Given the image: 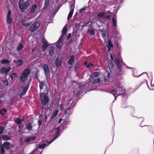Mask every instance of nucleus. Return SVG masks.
<instances>
[{
	"label": "nucleus",
	"instance_id": "13",
	"mask_svg": "<svg viewBox=\"0 0 154 154\" xmlns=\"http://www.w3.org/2000/svg\"><path fill=\"white\" fill-rule=\"evenodd\" d=\"M63 39L62 37H60L56 43V45L58 48H60L62 46V42Z\"/></svg>",
	"mask_w": 154,
	"mask_h": 154
},
{
	"label": "nucleus",
	"instance_id": "12",
	"mask_svg": "<svg viewBox=\"0 0 154 154\" xmlns=\"http://www.w3.org/2000/svg\"><path fill=\"white\" fill-rule=\"evenodd\" d=\"M43 70L46 77L48 76L49 75V68L47 64H45L44 65Z\"/></svg>",
	"mask_w": 154,
	"mask_h": 154
},
{
	"label": "nucleus",
	"instance_id": "4",
	"mask_svg": "<svg viewBox=\"0 0 154 154\" xmlns=\"http://www.w3.org/2000/svg\"><path fill=\"white\" fill-rule=\"evenodd\" d=\"M41 100L42 104L44 105H47L48 104L49 99L46 94L43 93L40 94Z\"/></svg>",
	"mask_w": 154,
	"mask_h": 154
},
{
	"label": "nucleus",
	"instance_id": "46",
	"mask_svg": "<svg viewBox=\"0 0 154 154\" xmlns=\"http://www.w3.org/2000/svg\"><path fill=\"white\" fill-rule=\"evenodd\" d=\"M101 82V80L99 79H98L97 80H94V84H95L96 82L100 83Z\"/></svg>",
	"mask_w": 154,
	"mask_h": 154
},
{
	"label": "nucleus",
	"instance_id": "40",
	"mask_svg": "<svg viewBox=\"0 0 154 154\" xmlns=\"http://www.w3.org/2000/svg\"><path fill=\"white\" fill-rule=\"evenodd\" d=\"M80 93V91L79 90H77V91H76V90H75L74 91H73V93H74V94L77 97L78 96V95Z\"/></svg>",
	"mask_w": 154,
	"mask_h": 154
},
{
	"label": "nucleus",
	"instance_id": "39",
	"mask_svg": "<svg viewBox=\"0 0 154 154\" xmlns=\"http://www.w3.org/2000/svg\"><path fill=\"white\" fill-rule=\"evenodd\" d=\"M108 64L109 65V68L110 69V68H112L114 66V64H113V63L111 62H110L109 61H108Z\"/></svg>",
	"mask_w": 154,
	"mask_h": 154
},
{
	"label": "nucleus",
	"instance_id": "10",
	"mask_svg": "<svg viewBox=\"0 0 154 154\" xmlns=\"http://www.w3.org/2000/svg\"><path fill=\"white\" fill-rule=\"evenodd\" d=\"M123 1V0H115L113 1V3L112 4H116L117 6V7H114V9L116 10H114V13L115 14H116L118 8L117 7L119 6V5L122 3Z\"/></svg>",
	"mask_w": 154,
	"mask_h": 154
},
{
	"label": "nucleus",
	"instance_id": "17",
	"mask_svg": "<svg viewBox=\"0 0 154 154\" xmlns=\"http://www.w3.org/2000/svg\"><path fill=\"white\" fill-rule=\"evenodd\" d=\"M55 65L56 67H59L61 65L62 63V60L60 58H57L55 60Z\"/></svg>",
	"mask_w": 154,
	"mask_h": 154
},
{
	"label": "nucleus",
	"instance_id": "45",
	"mask_svg": "<svg viewBox=\"0 0 154 154\" xmlns=\"http://www.w3.org/2000/svg\"><path fill=\"white\" fill-rule=\"evenodd\" d=\"M100 73L99 72H94L93 73V75L95 77L99 76L100 75Z\"/></svg>",
	"mask_w": 154,
	"mask_h": 154
},
{
	"label": "nucleus",
	"instance_id": "53",
	"mask_svg": "<svg viewBox=\"0 0 154 154\" xmlns=\"http://www.w3.org/2000/svg\"><path fill=\"white\" fill-rule=\"evenodd\" d=\"M3 93L1 91H0V97H1L3 95Z\"/></svg>",
	"mask_w": 154,
	"mask_h": 154
},
{
	"label": "nucleus",
	"instance_id": "41",
	"mask_svg": "<svg viewBox=\"0 0 154 154\" xmlns=\"http://www.w3.org/2000/svg\"><path fill=\"white\" fill-rule=\"evenodd\" d=\"M66 106L65 104L61 103L60 105V109L61 110H63L64 109V107Z\"/></svg>",
	"mask_w": 154,
	"mask_h": 154
},
{
	"label": "nucleus",
	"instance_id": "50",
	"mask_svg": "<svg viewBox=\"0 0 154 154\" xmlns=\"http://www.w3.org/2000/svg\"><path fill=\"white\" fill-rule=\"evenodd\" d=\"M11 14V11H9L8 13V14L7 17H9L10 16Z\"/></svg>",
	"mask_w": 154,
	"mask_h": 154
},
{
	"label": "nucleus",
	"instance_id": "19",
	"mask_svg": "<svg viewBox=\"0 0 154 154\" xmlns=\"http://www.w3.org/2000/svg\"><path fill=\"white\" fill-rule=\"evenodd\" d=\"M36 139L35 136H33L31 137H29L27 138L25 140L26 143H28L32 141L35 140Z\"/></svg>",
	"mask_w": 154,
	"mask_h": 154
},
{
	"label": "nucleus",
	"instance_id": "29",
	"mask_svg": "<svg viewBox=\"0 0 154 154\" xmlns=\"http://www.w3.org/2000/svg\"><path fill=\"white\" fill-rule=\"evenodd\" d=\"M73 11H74V9L73 8L72 9H71L70 11L69 12V13L68 14V17H67V19L68 20H69L70 18H71L72 16V15L73 12Z\"/></svg>",
	"mask_w": 154,
	"mask_h": 154
},
{
	"label": "nucleus",
	"instance_id": "42",
	"mask_svg": "<svg viewBox=\"0 0 154 154\" xmlns=\"http://www.w3.org/2000/svg\"><path fill=\"white\" fill-rule=\"evenodd\" d=\"M88 31L89 32V34L91 35H93L95 34V32L93 30H89Z\"/></svg>",
	"mask_w": 154,
	"mask_h": 154
},
{
	"label": "nucleus",
	"instance_id": "2",
	"mask_svg": "<svg viewBox=\"0 0 154 154\" xmlns=\"http://www.w3.org/2000/svg\"><path fill=\"white\" fill-rule=\"evenodd\" d=\"M30 71L29 69L27 68L25 69L23 72L20 77V80L22 82H24L27 80L29 77V75Z\"/></svg>",
	"mask_w": 154,
	"mask_h": 154
},
{
	"label": "nucleus",
	"instance_id": "27",
	"mask_svg": "<svg viewBox=\"0 0 154 154\" xmlns=\"http://www.w3.org/2000/svg\"><path fill=\"white\" fill-rule=\"evenodd\" d=\"M26 128L28 130H31L32 128V124L31 122H29L26 125Z\"/></svg>",
	"mask_w": 154,
	"mask_h": 154
},
{
	"label": "nucleus",
	"instance_id": "64",
	"mask_svg": "<svg viewBox=\"0 0 154 154\" xmlns=\"http://www.w3.org/2000/svg\"><path fill=\"white\" fill-rule=\"evenodd\" d=\"M128 68H131V67H128Z\"/></svg>",
	"mask_w": 154,
	"mask_h": 154
},
{
	"label": "nucleus",
	"instance_id": "61",
	"mask_svg": "<svg viewBox=\"0 0 154 154\" xmlns=\"http://www.w3.org/2000/svg\"><path fill=\"white\" fill-rule=\"evenodd\" d=\"M34 50H35V48H34V49H33L32 50V52H33V51H34Z\"/></svg>",
	"mask_w": 154,
	"mask_h": 154
},
{
	"label": "nucleus",
	"instance_id": "35",
	"mask_svg": "<svg viewBox=\"0 0 154 154\" xmlns=\"http://www.w3.org/2000/svg\"><path fill=\"white\" fill-rule=\"evenodd\" d=\"M54 47H51L50 49V50L49 51V54L51 55V56L52 55L54 51Z\"/></svg>",
	"mask_w": 154,
	"mask_h": 154
},
{
	"label": "nucleus",
	"instance_id": "26",
	"mask_svg": "<svg viewBox=\"0 0 154 154\" xmlns=\"http://www.w3.org/2000/svg\"><path fill=\"white\" fill-rule=\"evenodd\" d=\"M59 112V110L56 109L53 112V115L51 117V119H52L55 117L57 115Z\"/></svg>",
	"mask_w": 154,
	"mask_h": 154
},
{
	"label": "nucleus",
	"instance_id": "9",
	"mask_svg": "<svg viewBox=\"0 0 154 154\" xmlns=\"http://www.w3.org/2000/svg\"><path fill=\"white\" fill-rule=\"evenodd\" d=\"M11 69V68L9 66L7 67L2 66L0 72L1 73H4L6 74Z\"/></svg>",
	"mask_w": 154,
	"mask_h": 154
},
{
	"label": "nucleus",
	"instance_id": "18",
	"mask_svg": "<svg viewBox=\"0 0 154 154\" xmlns=\"http://www.w3.org/2000/svg\"><path fill=\"white\" fill-rule=\"evenodd\" d=\"M22 25L26 27L29 26L32 23L30 22H27V21L25 19H23L21 21Z\"/></svg>",
	"mask_w": 154,
	"mask_h": 154
},
{
	"label": "nucleus",
	"instance_id": "30",
	"mask_svg": "<svg viewBox=\"0 0 154 154\" xmlns=\"http://www.w3.org/2000/svg\"><path fill=\"white\" fill-rule=\"evenodd\" d=\"M67 31V29L66 27H64L62 31V34L60 37H62L63 38V36L65 35Z\"/></svg>",
	"mask_w": 154,
	"mask_h": 154
},
{
	"label": "nucleus",
	"instance_id": "3",
	"mask_svg": "<svg viewBox=\"0 0 154 154\" xmlns=\"http://www.w3.org/2000/svg\"><path fill=\"white\" fill-rule=\"evenodd\" d=\"M19 8L22 12L27 9L29 5V2H26L24 3L23 0H20L19 3Z\"/></svg>",
	"mask_w": 154,
	"mask_h": 154
},
{
	"label": "nucleus",
	"instance_id": "48",
	"mask_svg": "<svg viewBox=\"0 0 154 154\" xmlns=\"http://www.w3.org/2000/svg\"><path fill=\"white\" fill-rule=\"evenodd\" d=\"M1 153L2 154H5V151L4 150V149L2 147H1Z\"/></svg>",
	"mask_w": 154,
	"mask_h": 154
},
{
	"label": "nucleus",
	"instance_id": "15",
	"mask_svg": "<svg viewBox=\"0 0 154 154\" xmlns=\"http://www.w3.org/2000/svg\"><path fill=\"white\" fill-rule=\"evenodd\" d=\"M42 42L44 44L42 45V49L43 51H44L48 47V45L47 41L45 39H43Z\"/></svg>",
	"mask_w": 154,
	"mask_h": 154
},
{
	"label": "nucleus",
	"instance_id": "58",
	"mask_svg": "<svg viewBox=\"0 0 154 154\" xmlns=\"http://www.w3.org/2000/svg\"><path fill=\"white\" fill-rule=\"evenodd\" d=\"M62 121V119H60L59 120V122H58V123L59 124V123H60Z\"/></svg>",
	"mask_w": 154,
	"mask_h": 154
},
{
	"label": "nucleus",
	"instance_id": "14",
	"mask_svg": "<svg viewBox=\"0 0 154 154\" xmlns=\"http://www.w3.org/2000/svg\"><path fill=\"white\" fill-rule=\"evenodd\" d=\"M39 87L41 90L42 89L46 90L47 88V85L46 82H42L40 83Z\"/></svg>",
	"mask_w": 154,
	"mask_h": 154
},
{
	"label": "nucleus",
	"instance_id": "38",
	"mask_svg": "<svg viewBox=\"0 0 154 154\" xmlns=\"http://www.w3.org/2000/svg\"><path fill=\"white\" fill-rule=\"evenodd\" d=\"M7 22L8 23H10L12 22V20L10 17H7Z\"/></svg>",
	"mask_w": 154,
	"mask_h": 154
},
{
	"label": "nucleus",
	"instance_id": "1",
	"mask_svg": "<svg viewBox=\"0 0 154 154\" xmlns=\"http://www.w3.org/2000/svg\"><path fill=\"white\" fill-rule=\"evenodd\" d=\"M112 83L114 85H113L114 89L108 91L113 94L115 97V99L117 97L124 92V89L122 87L121 82L120 80L115 79L112 81Z\"/></svg>",
	"mask_w": 154,
	"mask_h": 154
},
{
	"label": "nucleus",
	"instance_id": "21",
	"mask_svg": "<svg viewBox=\"0 0 154 154\" xmlns=\"http://www.w3.org/2000/svg\"><path fill=\"white\" fill-rule=\"evenodd\" d=\"M3 146L6 149L9 150L11 146L10 143L9 142H6L4 143Z\"/></svg>",
	"mask_w": 154,
	"mask_h": 154
},
{
	"label": "nucleus",
	"instance_id": "28",
	"mask_svg": "<svg viewBox=\"0 0 154 154\" xmlns=\"http://www.w3.org/2000/svg\"><path fill=\"white\" fill-rule=\"evenodd\" d=\"M84 64L88 68H90L93 66V65L92 63L87 62H85Z\"/></svg>",
	"mask_w": 154,
	"mask_h": 154
},
{
	"label": "nucleus",
	"instance_id": "22",
	"mask_svg": "<svg viewBox=\"0 0 154 154\" xmlns=\"http://www.w3.org/2000/svg\"><path fill=\"white\" fill-rule=\"evenodd\" d=\"M72 108V107H69L68 108L66 109L65 111V114L66 115L71 114L72 112L71 111Z\"/></svg>",
	"mask_w": 154,
	"mask_h": 154
},
{
	"label": "nucleus",
	"instance_id": "7",
	"mask_svg": "<svg viewBox=\"0 0 154 154\" xmlns=\"http://www.w3.org/2000/svg\"><path fill=\"white\" fill-rule=\"evenodd\" d=\"M29 10L30 12L33 14H36L38 11L37 5L36 4H33L29 8Z\"/></svg>",
	"mask_w": 154,
	"mask_h": 154
},
{
	"label": "nucleus",
	"instance_id": "59",
	"mask_svg": "<svg viewBox=\"0 0 154 154\" xmlns=\"http://www.w3.org/2000/svg\"><path fill=\"white\" fill-rule=\"evenodd\" d=\"M70 37H71V34H69L68 36V38H69Z\"/></svg>",
	"mask_w": 154,
	"mask_h": 154
},
{
	"label": "nucleus",
	"instance_id": "55",
	"mask_svg": "<svg viewBox=\"0 0 154 154\" xmlns=\"http://www.w3.org/2000/svg\"><path fill=\"white\" fill-rule=\"evenodd\" d=\"M110 58L111 59V60L113 61V57L112 54L110 55Z\"/></svg>",
	"mask_w": 154,
	"mask_h": 154
},
{
	"label": "nucleus",
	"instance_id": "54",
	"mask_svg": "<svg viewBox=\"0 0 154 154\" xmlns=\"http://www.w3.org/2000/svg\"><path fill=\"white\" fill-rule=\"evenodd\" d=\"M38 123L39 126L41 125L42 124V121L40 120H39L38 121Z\"/></svg>",
	"mask_w": 154,
	"mask_h": 154
},
{
	"label": "nucleus",
	"instance_id": "32",
	"mask_svg": "<svg viewBox=\"0 0 154 154\" xmlns=\"http://www.w3.org/2000/svg\"><path fill=\"white\" fill-rule=\"evenodd\" d=\"M49 0H45V3L43 7V9H45L47 8L49 5Z\"/></svg>",
	"mask_w": 154,
	"mask_h": 154
},
{
	"label": "nucleus",
	"instance_id": "34",
	"mask_svg": "<svg viewBox=\"0 0 154 154\" xmlns=\"http://www.w3.org/2000/svg\"><path fill=\"white\" fill-rule=\"evenodd\" d=\"M1 139H2L5 140H10L11 139V138L6 135H4L1 137Z\"/></svg>",
	"mask_w": 154,
	"mask_h": 154
},
{
	"label": "nucleus",
	"instance_id": "5",
	"mask_svg": "<svg viewBox=\"0 0 154 154\" xmlns=\"http://www.w3.org/2000/svg\"><path fill=\"white\" fill-rule=\"evenodd\" d=\"M114 62L118 67V69L119 72L121 71V66L122 63V60L121 57L118 58L115 57Z\"/></svg>",
	"mask_w": 154,
	"mask_h": 154
},
{
	"label": "nucleus",
	"instance_id": "24",
	"mask_svg": "<svg viewBox=\"0 0 154 154\" xmlns=\"http://www.w3.org/2000/svg\"><path fill=\"white\" fill-rule=\"evenodd\" d=\"M74 56L72 55L71 56L70 59L68 61V63L69 65H71L72 64L73 62L74 61Z\"/></svg>",
	"mask_w": 154,
	"mask_h": 154
},
{
	"label": "nucleus",
	"instance_id": "23",
	"mask_svg": "<svg viewBox=\"0 0 154 154\" xmlns=\"http://www.w3.org/2000/svg\"><path fill=\"white\" fill-rule=\"evenodd\" d=\"M101 33L103 38L105 40V43L106 42V40L105 39L106 37V32L105 29H103L100 30Z\"/></svg>",
	"mask_w": 154,
	"mask_h": 154
},
{
	"label": "nucleus",
	"instance_id": "63",
	"mask_svg": "<svg viewBox=\"0 0 154 154\" xmlns=\"http://www.w3.org/2000/svg\"><path fill=\"white\" fill-rule=\"evenodd\" d=\"M30 19H31V18H29V19H28V20H30Z\"/></svg>",
	"mask_w": 154,
	"mask_h": 154
},
{
	"label": "nucleus",
	"instance_id": "60",
	"mask_svg": "<svg viewBox=\"0 0 154 154\" xmlns=\"http://www.w3.org/2000/svg\"><path fill=\"white\" fill-rule=\"evenodd\" d=\"M117 35H118V36L119 37L120 36V35L119 33H117Z\"/></svg>",
	"mask_w": 154,
	"mask_h": 154
},
{
	"label": "nucleus",
	"instance_id": "6",
	"mask_svg": "<svg viewBox=\"0 0 154 154\" xmlns=\"http://www.w3.org/2000/svg\"><path fill=\"white\" fill-rule=\"evenodd\" d=\"M40 25V24L39 22L35 21L30 26L29 30L31 32H33L38 28Z\"/></svg>",
	"mask_w": 154,
	"mask_h": 154
},
{
	"label": "nucleus",
	"instance_id": "47",
	"mask_svg": "<svg viewBox=\"0 0 154 154\" xmlns=\"http://www.w3.org/2000/svg\"><path fill=\"white\" fill-rule=\"evenodd\" d=\"M4 131V128H3L1 127L0 126V134H2L3 133Z\"/></svg>",
	"mask_w": 154,
	"mask_h": 154
},
{
	"label": "nucleus",
	"instance_id": "57",
	"mask_svg": "<svg viewBox=\"0 0 154 154\" xmlns=\"http://www.w3.org/2000/svg\"><path fill=\"white\" fill-rule=\"evenodd\" d=\"M85 9V8H82L80 11V12H82V11H84Z\"/></svg>",
	"mask_w": 154,
	"mask_h": 154
},
{
	"label": "nucleus",
	"instance_id": "44",
	"mask_svg": "<svg viewBox=\"0 0 154 154\" xmlns=\"http://www.w3.org/2000/svg\"><path fill=\"white\" fill-rule=\"evenodd\" d=\"M104 13H100L97 15V16L99 18H101L104 15Z\"/></svg>",
	"mask_w": 154,
	"mask_h": 154
},
{
	"label": "nucleus",
	"instance_id": "37",
	"mask_svg": "<svg viewBox=\"0 0 154 154\" xmlns=\"http://www.w3.org/2000/svg\"><path fill=\"white\" fill-rule=\"evenodd\" d=\"M22 63L23 61L21 60H18L16 62L17 66H20L22 64Z\"/></svg>",
	"mask_w": 154,
	"mask_h": 154
},
{
	"label": "nucleus",
	"instance_id": "36",
	"mask_svg": "<svg viewBox=\"0 0 154 154\" xmlns=\"http://www.w3.org/2000/svg\"><path fill=\"white\" fill-rule=\"evenodd\" d=\"M7 112V110L5 108L2 109L0 110V114L4 115Z\"/></svg>",
	"mask_w": 154,
	"mask_h": 154
},
{
	"label": "nucleus",
	"instance_id": "51",
	"mask_svg": "<svg viewBox=\"0 0 154 154\" xmlns=\"http://www.w3.org/2000/svg\"><path fill=\"white\" fill-rule=\"evenodd\" d=\"M106 73H107V77L108 78H109L110 77V75H111L110 73L109 72H108L107 71L106 72Z\"/></svg>",
	"mask_w": 154,
	"mask_h": 154
},
{
	"label": "nucleus",
	"instance_id": "16",
	"mask_svg": "<svg viewBox=\"0 0 154 154\" xmlns=\"http://www.w3.org/2000/svg\"><path fill=\"white\" fill-rule=\"evenodd\" d=\"M29 87L28 85H26L25 87L23 88L21 93L20 94V97H22L27 92Z\"/></svg>",
	"mask_w": 154,
	"mask_h": 154
},
{
	"label": "nucleus",
	"instance_id": "31",
	"mask_svg": "<svg viewBox=\"0 0 154 154\" xmlns=\"http://www.w3.org/2000/svg\"><path fill=\"white\" fill-rule=\"evenodd\" d=\"M112 21L113 26L116 27H117V20L116 18H112Z\"/></svg>",
	"mask_w": 154,
	"mask_h": 154
},
{
	"label": "nucleus",
	"instance_id": "43",
	"mask_svg": "<svg viewBox=\"0 0 154 154\" xmlns=\"http://www.w3.org/2000/svg\"><path fill=\"white\" fill-rule=\"evenodd\" d=\"M9 63V61L7 60H3L1 61V63L2 64L7 63Z\"/></svg>",
	"mask_w": 154,
	"mask_h": 154
},
{
	"label": "nucleus",
	"instance_id": "20",
	"mask_svg": "<svg viewBox=\"0 0 154 154\" xmlns=\"http://www.w3.org/2000/svg\"><path fill=\"white\" fill-rule=\"evenodd\" d=\"M53 78L54 80L57 79L59 75V72L57 71L53 72H52Z\"/></svg>",
	"mask_w": 154,
	"mask_h": 154
},
{
	"label": "nucleus",
	"instance_id": "62",
	"mask_svg": "<svg viewBox=\"0 0 154 154\" xmlns=\"http://www.w3.org/2000/svg\"><path fill=\"white\" fill-rule=\"evenodd\" d=\"M104 80H104V81H106V79H105Z\"/></svg>",
	"mask_w": 154,
	"mask_h": 154
},
{
	"label": "nucleus",
	"instance_id": "52",
	"mask_svg": "<svg viewBox=\"0 0 154 154\" xmlns=\"http://www.w3.org/2000/svg\"><path fill=\"white\" fill-rule=\"evenodd\" d=\"M11 74L13 76L16 77L17 76V74L15 72Z\"/></svg>",
	"mask_w": 154,
	"mask_h": 154
},
{
	"label": "nucleus",
	"instance_id": "11",
	"mask_svg": "<svg viewBox=\"0 0 154 154\" xmlns=\"http://www.w3.org/2000/svg\"><path fill=\"white\" fill-rule=\"evenodd\" d=\"M123 1V0H115L113 1V3L112 4H116L117 6V7H114V9L116 10H114V13L115 14H116L118 8L117 7L119 6V5L122 3Z\"/></svg>",
	"mask_w": 154,
	"mask_h": 154
},
{
	"label": "nucleus",
	"instance_id": "8",
	"mask_svg": "<svg viewBox=\"0 0 154 154\" xmlns=\"http://www.w3.org/2000/svg\"><path fill=\"white\" fill-rule=\"evenodd\" d=\"M113 48V45L110 39L108 41V44L106 46L105 48V51L106 52H107L110 51L111 49ZM107 54V53H106Z\"/></svg>",
	"mask_w": 154,
	"mask_h": 154
},
{
	"label": "nucleus",
	"instance_id": "49",
	"mask_svg": "<svg viewBox=\"0 0 154 154\" xmlns=\"http://www.w3.org/2000/svg\"><path fill=\"white\" fill-rule=\"evenodd\" d=\"M3 83H4L5 85H8V81L7 80H5L4 81H3Z\"/></svg>",
	"mask_w": 154,
	"mask_h": 154
},
{
	"label": "nucleus",
	"instance_id": "33",
	"mask_svg": "<svg viewBox=\"0 0 154 154\" xmlns=\"http://www.w3.org/2000/svg\"><path fill=\"white\" fill-rule=\"evenodd\" d=\"M23 48V46L22 44L20 43L18 45L17 48V50L18 51H20Z\"/></svg>",
	"mask_w": 154,
	"mask_h": 154
},
{
	"label": "nucleus",
	"instance_id": "56",
	"mask_svg": "<svg viewBox=\"0 0 154 154\" xmlns=\"http://www.w3.org/2000/svg\"><path fill=\"white\" fill-rule=\"evenodd\" d=\"M10 77L11 78V80H13L14 79V76L12 75L11 74H10Z\"/></svg>",
	"mask_w": 154,
	"mask_h": 154
},
{
	"label": "nucleus",
	"instance_id": "25",
	"mask_svg": "<svg viewBox=\"0 0 154 154\" xmlns=\"http://www.w3.org/2000/svg\"><path fill=\"white\" fill-rule=\"evenodd\" d=\"M14 120L16 123L18 125H20L22 121H23V119L20 120L19 118H15L14 119Z\"/></svg>",
	"mask_w": 154,
	"mask_h": 154
}]
</instances>
